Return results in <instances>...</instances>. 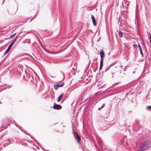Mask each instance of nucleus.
<instances>
[{
    "label": "nucleus",
    "mask_w": 151,
    "mask_h": 151,
    "mask_svg": "<svg viewBox=\"0 0 151 151\" xmlns=\"http://www.w3.org/2000/svg\"><path fill=\"white\" fill-rule=\"evenodd\" d=\"M142 140L147 139L141 146L137 151H146L147 150L151 149V132L147 130L144 135L140 137Z\"/></svg>",
    "instance_id": "obj_1"
},
{
    "label": "nucleus",
    "mask_w": 151,
    "mask_h": 151,
    "mask_svg": "<svg viewBox=\"0 0 151 151\" xmlns=\"http://www.w3.org/2000/svg\"><path fill=\"white\" fill-rule=\"evenodd\" d=\"M142 127V126L139 125L138 122H136L132 127V129L134 131H138L139 129Z\"/></svg>",
    "instance_id": "obj_2"
},
{
    "label": "nucleus",
    "mask_w": 151,
    "mask_h": 151,
    "mask_svg": "<svg viewBox=\"0 0 151 151\" xmlns=\"http://www.w3.org/2000/svg\"><path fill=\"white\" fill-rule=\"evenodd\" d=\"M115 74V75L116 77L117 78H122L124 74V73H122L121 72H117L115 73H114L111 74V77L113 78L114 76L113 75L114 74Z\"/></svg>",
    "instance_id": "obj_3"
},
{
    "label": "nucleus",
    "mask_w": 151,
    "mask_h": 151,
    "mask_svg": "<svg viewBox=\"0 0 151 151\" xmlns=\"http://www.w3.org/2000/svg\"><path fill=\"white\" fill-rule=\"evenodd\" d=\"M62 106L59 104H55L54 105L53 108L55 109L59 110L62 108Z\"/></svg>",
    "instance_id": "obj_4"
},
{
    "label": "nucleus",
    "mask_w": 151,
    "mask_h": 151,
    "mask_svg": "<svg viewBox=\"0 0 151 151\" xmlns=\"http://www.w3.org/2000/svg\"><path fill=\"white\" fill-rule=\"evenodd\" d=\"M129 133L131 134L134 137H137L139 135H140V134L139 133H137V132H135L133 133V132H131V130L129 131Z\"/></svg>",
    "instance_id": "obj_5"
},
{
    "label": "nucleus",
    "mask_w": 151,
    "mask_h": 151,
    "mask_svg": "<svg viewBox=\"0 0 151 151\" xmlns=\"http://www.w3.org/2000/svg\"><path fill=\"white\" fill-rule=\"evenodd\" d=\"M13 44H12V43H11L9 45L8 48L6 51L5 52L4 54V55H5L6 54H7L10 50L11 49V48L12 47L13 45Z\"/></svg>",
    "instance_id": "obj_6"
},
{
    "label": "nucleus",
    "mask_w": 151,
    "mask_h": 151,
    "mask_svg": "<svg viewBox=\"0 0 151 151\" xmlns=\"http://www.w3.org/2000/svg\"><path fill=\"white\" fill-rule=\"evenodd\" d=\"M75 139L77 141L78 143H79L81 141V139L80 136L77 134L75 136Z\"/></svg>",
    "instance_id": "obj_7"
},
{
    "label": "nucleus",
    "mask_w": 151,
    "mask_h": 151,
    "mask_svg": "<svg viewBox=\"0 0 151 151\" xmlns=\"http://www.w3.org/2000/svg\"><path fill=\"white\" fill-rule=\"evenodd\" d=\"M91 18L92 19V22L94 26L96 25L95 18L93 14L91 15Z\"/></svg>",
    "instance_id": "obj_8"
},
{
    "label": "nucleus",
    "mask_w": 151,
    "mask_h": 151,
    "mask_svg": "<svg viewBox=\"0 0 151 151\" xmlns=\"http://www.w3.org/2000/svg\"><path fill=\"white\" fill-rule=\"evenodd\" d=\"M64 84V83H63L62 84H56L54 86V88L56 90L57 89V88L56 87L58 86L60 87H61L63 86Z\"/></svg>",
    "instance_id": "obj_9"
},
{
    "label": "nucleus",
    "mask_w": 151,
    "mask_h": 151,
    "mask_svg": "<svg viewBox=\"0 0 151 151\" xmlns=\"http://www.w3.org/2000/svg\"><path fill=\"white\" fill-rule=\"evenodd\" d=\"M100 55L101 57L100 60H103V58L104 56V53L103 50H101L100 51Z\"/></svg>",
    "instance_id": "obj_10"
},
{
    "label": "nucleus",
    "mask_w": 151,
    "mask_h": 151,
    "mask_svg": "<svg viewBox=\"0 0 151 151\" xmlns=\"http://www.w3.org/2000/svg\"><path fill=\"white\" fill-rule=\"evenodd\" d=\"M64 94V93H62L60 96H59L57 100L58 102H59L62 99V98Z\"/></svg>",
    "instance_id": "obj_11"
},
{
    "label": "nucleus",
    "mask_w": 151,
    "mask_h": 151,
    "mask_svg": "<svg viewBox=\"0 0 151 151\" xmlns=\"http://www.w3.org/2000/svg\"><path fill=\"white\" fill-rule=\"evenodd\" d=\"M103 60H100V65L99 67V70H101L103 66Z\"/></svg>",
    "instance_id": "obj_12"
},
{
    "label": "nucleus",
    "mask_w": 151,
    "mask_h": 151,
    "mask_svg": "<svg viewBox=\"0 0 151 151\" xmlns=\"http://www.w3.org/2000/svg\"><path fill=\"white\" fill-rule=\"evenodd\" d=\"M18 36L17 35V36H16L15 38L14 39V40L11 43H12L13 44H14V43L16 41V40L18 38Z\"/></svg>",
    "instance_id": "obj_13"
},
{
    "label": "nucleus",
    "mask_w": 151,
    "mask_h": 151,
    "mask_svg": "<svg viewBox=\"0 0 151 151\" xmlns=\"http://www.w3.org/2000/svg\"><path fill=\"white\" fill-rule=\"evenodd\" d=\"M139 51H140V53H141V54L142 57H143V52H142V48H140V49H139Z\"/></svg>",
    "instance_id": "obj_14"
},
{
    "label": "nucleus",
    "mask_w": 151,
    "mask_h": 151,
    "mask_svg": "<svg viewBox=\"0 0 151 151\" xmlns=\"http://www.w3.org/2000/svg\"><path fill=\"white\" fill-rule=\"evenodd\" d=\"M119 35L120 37H123L122 34L120 32H119Z\"/></svg>",
    "instance_id": "obj_15"
},
{
    "label": "nucleus",
    "mask_w": 151,
    "mask_h": 151,
    "mask_svg": "<svg viewBox=\"0 0 151 151\" xmlns=\"http://www.w3.org/2000/svg\"><path fill=\"white\" fill-rule=\"evenodd\" d=\"M147 107L150 110H151V106H148Z\"/></svg>",
    "instance_id": "obj_16"
},
{
    "label": "nucleus",
    "mask_w": 151,
    "mask_h": 151,
    "mask_svg": "<svg viewBox=\"0 0 151 151\" xmlns=\"http://www.w3.org/2000/svg\"><path fill=\"white\" fill-rule=\"evenodd\" d=\"M60 72H61V73H62V74L63 76V77H65V75H64V73H63V71H61Z\"/></svg>",
    "instance_id": "obj_17"
},
{
    "label": "nucleus",
    "mask_w": 151,
    "mask_h": 151,
    "mask_svg": "<svg viewBox=\"0 0 151 151\" xmlns=\"http://www.w3.org/2000/svg\"><path fill=\"white\" fill-rule=\"evenodd\" d=\"M16 35V33H14V34L13 35H11V37H10L11 38L13 37L15 35Z\"/></svg>",
    "instance_id": "obj_18"
},
{
    "label": "nucleus",
    "mask_w": 151,
    "mask_h": 151,
    "mask_svg": "<svg viewBox=\"0 0 151 151\" xmlns=\"http://www.w3.org/2000/svg\"><path fill=\"white\" fill-rule=\"evenodd\" d=\"M149 38L150 39V43L151 44V35L149 36Z\"/></svg>",
    "instance_id": "obj_19"
},
{
    "label": "nucleus",
    "mask_w": 151,
    "mask_h": 151,
    "mask_svg": "<svg viewBox=\"0 0 151 151\" xmlns=\"http://www.w3.org/2000/svg\"><path fill=\"white\" fill-rule=\"evenodd\" d=\"M105 104H103L102 106H101V108H103L105 106Z\"/></svg>",
    "instance_id": "obj_20"
},
{
    "label": "nucleus",
    "mask_w": 151,
    "mask_h": 151,
    "mask_svg": "<svg viewBox=\"0 0 151 151\" xmlns=\"http://www.w3.org/2000/svg\"><path fill=\"white\" fill-rule=\"evenodd\" d=\"M138 47H139V49H140V48H141V47H140V45H139V43L138 44Z\"/></svg>",
    "instance_id": "obj_21"
},
{
    "label": "nucleus",
    "mask_w": 151,
    "mask_h": 151,
    "mask_svg": "<svg viewBox=\"0 0 151 151\" xmlns=\"http://www.w3.org/2000/svg\"><path fill=\"white\" fill-rule=\"evenodd\" d=\"M138 47H139V49H140V48H141V47H140V45H139V43L138 44Z\"/></svg>",
    "instance_id": "obj_22"
},
{
    "label": "nucleus",
    "mask_w": 151,
    "mask_h": 151,
    "mask_svg": "<svg viewBox=\"0 0 151 151\" xmlns=\"http://www.w3.org/2000/svg\"><path fill=\"white\" fill-rule=\"evenodd\" d=\"M133 46L134 47V48H135L137 46V45L134 44L133 45Z\"/></svg>",
    "instance_id": "obj_23"
},
{
    "label": "nucleus",
    "mask_w": 151,
    "mask_h": 151,
    "mask_svg": "<svg viewBox=\"0 0 151 151\" xmlns=\"http://www.w3.org/2000/svg\"><path fill=\"white\" fill-rule=\"evenodd\" d=\"M108 127H107L106 129H103V130H106V129H108Z\"/></svg>",
    "instance_id": "obj_24"
},
{
    "label": "nucleus",
    "mask_w": 151,
    "mask_h": 151,
    "mask_svg": "<svg viewBox=\"0 0 151 151\" xmlns=\"http://www.w3.org/2000/svg\"><path fill=\"white\" fill-rule=\"evenodd\" d=\"M101 108H101V107H99L98 108V109L99 110H100L101 109Z\"/></svg>",
    "instance_id": "obj_25"
},
{
    "label": "nucleus",
    "mask_w": 151,
    "mask_h": 151,
    "mask_svg": "<svg viewBox=\"0 0 151 151\" xmlns=\"http://www.w3.org/2000/svg\"><path fill=\"white\" fill-rule=\"evenodd\" d=\"M120 67L121 68V69H122V65H120Z\"/></svg>",
    "instance_id": "obj_26"
},
{
    "label": "nucleus",
    "mask_w": 151,
    "mask_h": 151,
    "mask_svg": "<svg viewBox=\"0 0 151 151\" xmlns=\"http://www.w3.org/2000/svg\"><path fill=\"white\" fill-rule=\"evenodd\" d=\"M4 1H5V0H4V1H3V3H2V4H4Z\"/></svg>",
    "instance_id": "obj_27"
},
{
    "label": "nucleus",
    "mask_w": 151,
    "mask_h": 151,
    "mask_svg": "<svg viewBox=\"0 0 151 151\" xmlns=\"http://www.w3.org/2000/svg\"><path fill=\"white\" fill-rule=\"evenodd\" d=\"M33 54V55H34V56H35V55H34V54Z\"/></svg>",
    "instance_id": "obj_28"
}]
</instances>
